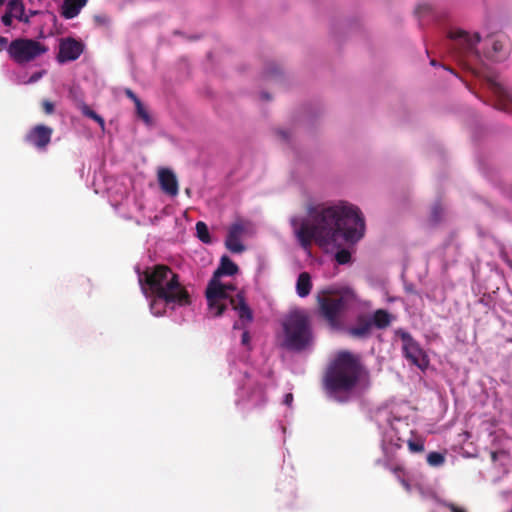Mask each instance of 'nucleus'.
Here are the masks:
<instances>
[{
	"label": "nucleus",
	"mask_w": 512,
	"mask_h": 512,
	"mask_svg": "<svg viewBox=\"0 0 512 512\" xmlns=\"http://www.w3.org/2000/svg\"><path fill=\"white\" fill-rule=\"evenodd\" d=\"M8 44V39L6 37L0 36V51L4 50Z\"/></svg>",
	"instance_id": "nucleus-37"
},
{
	"label": "nucleus",
	"mask_w": 512,
	"mask_h": 512,
	"mask_svg": "<svg viewBox=\"0 0 512 512\" xmlns=\"http://www.w3.org/2000/svg\"><path fill=\"white\" fill-rule=\"evenodd\" d=\"M42 109L45 114L51 115L55 111V106L50 100L45 99L42 101Z\"/></svg>",
	"instance_id": "nucleus-30"
},
{
	"label": "nucleus",
	"mask_w": 512,
	"mask_h": 512,
	"mask_svg": "<svg viewBox=\"0 0 512 512\" xmlns=\"http://www.w3.org/2000/svg\"><path fill=\"white\" fill-rule=\"evenodd\" d=\"M492 50L489 52V56L496 61H502L506 59L510 53V43L507 36L498 34L492 36L489 40Z\"/></svg>",
	"instance_id": "nucleus-15"
},
{
	"label": "nucleus",
	"mask_w": 512,
	"mask_h": 512,
	"mask_svg": "<svg viewBox=\"0 0 512 512\" xmlns=\"http://www.w3.org/2000/svg\"><path fill=\"white\" fill-rule=\"evenodd\" d=\"M53 129L44 124L34 126L25 136V141L38 150H46L51 142Z\"/></svg>",
	"instance_id": "nucleus-10"
},
{
	"label": "nucleus",
	"mask_w": 512,
	"mask_h": 512,
	"mask_svg": "<svg viewBox=\"0 0 512 512\" xmlns=\"http://www.w3.org/2000/svg\"><path fill=\"white\" fill-rule=\"evenodd\" d=\"M6 0H0V6L5 3Z\"/></svg>",
	"instance_id": "nucleus-49"
},
{
	"label": "nucleus",
	"mask_w": 512,
	"mask_h": 512,
	"mask_svg": "<svg viewBox=\"0 0 512 512\" xmlns=\"http://www.w3.org/2000/svg\"><path fill=\"white\" fill-rule=\"evenodd\" d=\"M44 72H35L34 74H32L29 78V80L27 81V83H34V82H37L43 75Z\"/></svg>",
	"instance_id": "nucleus-33"
},
{
	"label": "nucleus",
	"mask_w": 512,
	"mask_h": 512,
	"mask_svg": "<svg viewBox=\"0 0 512 512\" xmlns=\"http://www.w3.org/2000/svg\"><path fill=\"white\" fill-rule=\"evenodd\" d=\"M83 44L74 38L62 39L59 45L57 60L60 63L74 61L83 53Z\"/></svg>",
	"instance_id": "nucleus-11"
},
{
	"label": "nucleus",
	"mask_w": 512,
	"mask_h": 512,
	"mask_svg": "<svg viewBox=\"0 0 512 512\" xmlns=\"http://www.w3.org/2000/svg\"><path fill=\"white\" fill-rule=\"evenodd\" d=\"M371 322L372 326L374 325L378 329H385L391 323V315L384 309H378L374 312Z\"/></svg>",
	"instance_id": "nucleus-22"
},
{
	"label": "nucleus",
	"mask_w": 512,
	"mask_h": 512,
	"mask_svg": "<svg viewBox=\"0 0 512 512\" xmlns=\"http://www.w3.org/2000/svg\"><path fill=\"white\" fill-rule=\"evenodd\" d=\"M292 402H293V395L291 393L286 394L285 398H284V403L286 405L290 406Z\"/></svg>",
	"instance_id": "nucleus-39"
},
{
	"label": "nucleus",
	"mask_w": 512,
	"mask_h": 512,
	"mask_svg": "<svg viewBox=\"0 0 512 512\" xmlns=\"http://www.w3.org/2000/svg\"><path fill=\"white\" fill-rule=\"evenodd\" d=\"M241 342L243 345H248L250 342V334L248 331L242 333Z\"/></svg>",
	"instance_id": "nucleus-35"
},
{
	"label": "nucleus",
	"mask_w": 512,
	"mask_h": 512,
	"mask_svg": "<svg viewBox=\"0 0 512 512\" xmlns=\"http://www.w3.org/2000/svg\"><path fill=\"white\" fill-rule=\"evenodd\" d=\"M7 11L18 19L24 13L25 8L22 0H10L7 4Z\"/></svg>",
	"instance_id": "nucleus-23"
},
{
	"label": "nucleus",
	"mask_w": 512,
	"mask_h": 512,
	"mask_svg": "<svg viewBox=\"0 0 512 512\" xmlns=\"http://www.w3.org/2000/svg\"><path fill=\"white\" fill-rule=\"evenodd\" d=\"M397 335L402 341V351L404 357L412 364L424 370L429 364L428 357L419 343L412 337L409 332L399 330Z\"/></svg>",
	"instance_id": "nucleus-9"
},
{
	"label": "nucleus",
	"mask_w": 512,
	"mask_h": 512,
	"mask_svg": "<svg viewBox=\"0 0 512 512\" xmlns=\"http://www.w3.org/2000/svg\"><path fill=\"white\" fill-rule=\"evenodd\" d=\"M238 270V266L228 256L224 255L221 257L220 264L212 277L220 279L222 276H233Z\"/></svg>",
	"instance_id": "nucleus-20"
},
{
	"label": "nucleus",
	"mask_w": 512,
	"mask_h": 512,
	"mask_svg": "<svg viewBox=\"0 0 512 512\" xmlns=\"http://www.w3.org/2000/svg\"><path fill=\"white\" fill-rule=\"evenodd\" d=\"M226 285V292L227 291H234L236 288L233 284H225Z\"/></svg>",
	"instance_id": "nucleus-43"
},
{
	"label": "nucleus",
	"mask_w": 512,
	"mask_h": 512,
	"mask_svg": "<svg viewBox=\"0 0 512 512\" xmlns=\"http://www.w3.org/2000/svg\"><path fill=\"white\" fill-rule=\"evenodd\" d=\"M450 49L452 55L459 61L478 58L477 44L480 42V36L475 33L473 36L469 35L463 30H457L449 34Z\"/></svg>",
	"instance_id": "nucleus-7"
},
{
	"label": "nucleus",
	"mask_w": 512,
	"mask_h": 512,
	"mask_svg": "<svg viewBox=\"0 0 512 512\" xmlns=\"http://www.w3.org/2000/svg\"><path fill=\"white\" fill-rule=\"evenodd\" d=\"M280 134H281V136H282L284 139H286V138H287V134H286L285 132L280 131Z\"/></svg>",
	"instance_id": "nucleus-46"
},
{
	"label": "nucleus",
	"mask_w": 512,
	"mask_h": 512,
	"mask_svg": "<svg viewBox=\"0 0 512 512\" xmlns=\"http://www.w3.org/2000/svg\"><path fill=\"white\" fill-rule=\"evenodd\" d=\"M405 291L409 294H417V291L412 284L405 285Z\"/></svg>",
	"instance_id": "nucleus-38"
},
{
	"label": "nucleus",
	"mask_w": 512,
	"mask_h": 512,
	"mask_svg": "<svg viewBox=\"0 0 512 512\" xmlns=\"http://www.w3.org/2000/svg\"><path fill=\"white\" fill-rule=\"evenodd\" d=\"M135 108L137 116L141 118L146 124H150L151 117L141 101H137V104H135Z\"/></svg>",
	"instance_id": "nucleus-28"
},
{
	"label": "nucleus",
	"mask_w": 512,
	"mask_h": 512,
	"mask_svg": "<svg viewBox=\"0 0 512 512\" xmlns=\"http://www.w3.org/2000/svg\"><path fill=\"white\" fill-rule=\"evenodd\" d=\"M19 21L28 23L30 20L29 15H26L25 12L21 15V17L18 18Z\"/></svg>",
	"instance_id": "nucleus-41"
},
{
	"label": "nucleus",
	"mask_w": 512,
	"mask_h": 512,
	"mask_svg": "<svg viewBox=\"0 0 512 512\" xmlns=\"http://www.w3.org/2000/svg\"><path fill=\"white\" fill-rule=\"evenodd\" d=\"M408 449L411 453H422L425 449V440L420 437L410 438L407 441Z\"/></svg>",
	"instance_id": "nucleus-25"
},
{
	"label": "nucleus",
	"mask_w": 512,
	"mask_h": 512,
	"mask_svg": "<svg viewBox=\"0 0 512 512\" xmlns=\"http://www.w3.org/2000/svg\"><path fill=\"white\" fill-rule=\"evenodd\" d=\"M12 14L9 13L8 11L2 16L1 20H2V23L5 25V26H11L12 24Z\"/></svg>",
	"instance_id": "nucleus-31"
},
{
	"label": "nucleus",
	"mask_w": 512,
	"mask_h": 512,
	"mask_svg": "<svg viewBox=\"0 0 512 512\" xmlns=\"http://www.w3.org/2000/svg\"><path fill=\"white\" fill-rule=\"evenodd\" d=\"M320 314L332 328L339 326V314L347 306V300L344 295L332 289L323 290L318 296Z\"/></svg>",
	"instance_id": "nucleus-5"
},
{
	"label": "nucleus",
	"mask_w": 512,
	"mask_h": 512,
	"mask_svg": "<svg viewBox=\"0 0 512 512\" xmlns=\"http://www.w3.org/2000/svg\"><path fill=\"white\" fill-rule=\"evenodd\" d=\"M244 226L240 222L233 223L228 230L225 240L226 248L232 253H242L245 246L241 243L240 237L244 233Z\"/></svg>",
	"instance_id": "nucleus-14"
},
{
	"label": "nucleus",
	"mask_w": 512,
	"mask_h": 512,
	"mask_svg": "<svg viewBox=\"0 0 512 512\" xmlns=\"http://www.w3.org/2000/svg\"><path fill=\"white\" fill-rule=\"evenodd\" d=\"M230 305L233 310L238 314L242 322L250 323L253 321V312L246 302L245 295L242 291L238 292L236 296L230 298Z\"/></svg>",
	"instance_id": "nucleus-16"
},
{
	"label": "nucleus",
	"mask_w": 512,
	"mask_h": 512,
	"mask_svg": "<svg viewBox=\"0 0 512 512\" xmlns=\"http://www.w3.org/2000/svg\"><path fill=\"white\" fill-rule=\"evenodd\" d=\"M87 2L88 0H63L61 15L65 19H73L80 13Z\"/></svg>",
	"instance_id": "nucleus-19"
},
{
	"label": "nucleus",
	"mask_w": 512,
	"mask_h": 512,
	"mask_svg": "<svg viewBox=\"0 0 512 512\" xmlns=\"http://www.w3.org/2000/svg\"><path fill=\"white\" fill-rule=\"evenodd\" d=\"M244 390H247V400L257 406L265 402V391L263 385L258 382L245 383Z\"/></svg>",
	"instance_id": "nucleus-18"
},
{
	"label": "nucleus",
	"mask_w": 512,
	"mask_h": 512,
	"mask_svg": "<svg viewBox=\"0 0 512 512\" xmlns=\"http://www.w3.org/2000/svg\"><path fill=\"white\" fill-rule=\"evenodd\" d=\"M312 290L311 276L308 272H301L296 282V293L299 297H307Z\"/></svg>",
	"instance_id": "nucleus-21"
},
{
	"label": "nucleus",
	"mask_w": 512,
	"mask_h": 512,
	"mask_svg": "<svg viewBox=\"0 0 512 512\" xmlns=\"http://www.w3.org/2000/svg\"><path fill=\"white\" fill-rule=\"evenodd\" d=\"M139 283L143 293L152 297L150 308L155 315L162 314V311L157 308L160 301L178 306L191 304L190 294L180 283L178 274L167 265L158 264L146 268L139 275Z\"/></svg>",
	"instance_id": "nucleus-2"
},
{
	"label": "nucleus",
	"mask_w": 512,
	"mask_h": 512,
	"mask_svg": "<svg viewBox=\"0 0 512 512\" xmlns=\"http://www.w3.org/2000/svg\"><path fill=\"white\" fill-rule=\"evenodd\" d=\"M400 483L402 484V486L407 490L409 491L410 490V484L407 480H405L404 478H401L399 479Z\"/></svg>",
	"instance_id": "nucleus-40"
},
{
	"label": "nucleus",
	"mask_w": 512,
	"mask_h": 512,
	"mask_svg": "<svg viewBox=\"0 0 512 512\" xmlns=\"http://www.w3.org/2000/svg\"><path fill=\"white\" fill-rule=\"evenodd\" d=\"M48 48L39 41L17 38L7 47L9 57L17 64H25L46 53Z\"/></svg>",
	"instance_id": "nucleus-6"
},
{
	"label": "nucleus",
	"mask_w": 512,
	"mask_h": 512,
	"mask_svg": "<svg viewBox=\"0 0 512 512\" xmlns=\"http://www.w3.org/2000/svg\"><path fill=\"white\" fill-rule=\"evenodd\" d=\"M443 505L447 507L451 512H465L463 509L457 507L453 503H444Z\"/></svg>",
	"instance_id": "nucleus-34"
},
{
	"label": "nucleus",
	"mask_w": 512,
	"mask_h": 512,
	"mask_svg": "<svg viewBox=\"0 0 512 512\" xmlns=\"http://www.w3.org/2000/svg\"><path fill=\"white\" fill-rule=\"evenodd\" d=\"M491 457H492V460H493V461H496V459H497V454H496V452H492Z\"/></svg>",
	"instance_id": "nucleus-44"
},
{
	"label": "nucleus",
	"mask_w": 512,
	"mask_h": 512,
	"mask_svg": "<svg viewBox=\"0 0 512 512\" xmlns=\"http://www.w3.org/2000/svg\"><path fill=\"white\" fill-rule=\"evenodd\" d=\"M125 95H126L129 99H131V100L134 102V104H137V101H141V100L137 97V95H136V94H135L131 89H129V88L125 89Z\"/></svg>",
	"instance_id": "nucleus-32"
},
{
	"label": "nucleus",
	"mask_w": 512,
	"mask_h": 512,
	"mask_svg": "<svg viewBox=\"0 0 512 512\" xmlns=\"http://www.w3.org/2000/svg\"><path fill=\"white\" fill-rule=\"evenodd\" d=\"M36 14H37V11L30 10L28 15H29V17H31V16H34Z\"/></svg>",
	"instance_id": "nucleus-45"
},
{
	"label": "nucleus",
	"mask_w": 512,
	"mask_h": 512,
	"mask_svg": "<svg viewBox=\"0 0 512 512\" xmlns=\"http://www.w3.org/2000/svg\"><path fill=\"white\" fill-rule=\"evenodd\" d=\"M158 182L161 190L171 196L175 197L179 192L178 180L174 172L169 168H160L158 170Z\"/></svg>",
	"instance_id": "nucleus-13"
},
{
	"label": "nucleus",
	"mask_w": 512,
	"mask_h": 512,
	"mask_svg": "<svg viewBox=\"0 0 512 512\" xmlns=\"http://www.w3.org/2000/svg\"><path fill=\"white\" fill-rule=\"evenodd\" d=\"M445 462V457L443 454L439 452H430L427 455V463L432 467H438L443 465Z\"/></svg>",
	"instance_id": "nucleus-27"
},
{
	"label": "nucleus",
	"mask_w": 512,
	"mask_h": 512,
	"mask_svg": "<svg viewBox=\"0 0 512 512\" xmlns=\"http://www.w3.org/2000/svg\"><path fill=\"white\" fill-rule=\"evenodd\" d=\"M280 346L288 351L302 352L314 342L310 313L305 309L291 310L281 321Z\"/></svg>",
	"instance_id": "nucleus-4"
},
{
	"label": "nucleus",
	"mask_w": 512,
	"mask_h": 512,
	"mask_svg": "<svg viewBox=\"0 0 512 512\" xmlns=\"http://www.w3.org/2000/svg\"><path fill=\"white\" fill-rule=\"evenodd\" d=\"M366 373L361 357L348 350L339 351L330 362L323 378V386L329 397L346 402Z\"/></svg>",
	"instance_id": "nucleus-3"
},
{
	"label": "nucleus",
	"mask_w": 512,
	"mask_h": 512,
	"mask_svg": "<svg viewBox=\"0 0 512 512\" xmlns=\"http://www.w3.org/2000/svg\"><path fill=\"white\" fill-rule=\"evenodd\" d=\"M196 232H197V237L199 238V240L201 242H203L205 244H210L212 242V239L209 234L208 226L204 222L199 221L196 223Z\"/></svg>",
	"instance_id": "nucleus-24"
},
{
	"label": "nucleus",
	"mask_w": 512,
	"mask_h": 512,
	"mask_svg": "<svg viewBox=\"0 0 512 512\" xmlns=\"http://www.w3.org/2000/svg\"><path fill=\"white\" fill-rule=\"evenodd\" d=\"M292 225L304 249L309 248L312 242L324 249L339 247L342 241L355 243L365 231L360 209L345 202L317 205L309 210V217L303 219L298 227L295 219Z\"/></svg>",
	"instance_id": "nucleus-1"
},
{
	"label": "nucleus",
	"mask_w": 512,
	"mask_h": 512,
	"mask_svg": "<svg viewBox=\"0 0 512 512\" xmlns=\"http://www.w3.org/2000/svg\"><path fill=\"white\" fill-rule=\"evenodd\" d=\"M372 329V322L366 316H359L356 324L348 328V334L354 338H367L370 336Z\"/></svg>",
	"instance_id": "nucleus-17"
},
{
	"label": "nucleus",
	"mask_w": 512,
	"mask_h": 512,
	"mask_svg": "<svg viewBox=\"0 0 512 512\" xmlns=\"http://www.w3.org/2000/svg\"><path fill=\"white\" fill-rule=\"evenodd\" d=\"M390 470L397 476L398 479H401V474H403V468L400 466L392 467Z\"/></svg>",
	"instance_id": "nucleus-36"
},
{
	"label": "nucleus",
	"mask_w": 512,
	"mask_h": 512,
	"mask_svg": "<svg viewBox=\"0 0 512 512\" xmlns=\"http://www.w3.org/2000/svg\"><path fill=\"white\" fill-rule=\"evenodd\" d=\"M335 260L340 265L347 264L351 260V253L347 249H341L336 252Z\"/></svg>",
	"instance_id": "nucleus-29"
},
{
	"label": "nucleus",
	"mask_w": 512,
	"mask_h": 512,
	"mask_svg": "<svg viewBox=\"0 0 512 512\" xmlns=\"http://www.w3.org/2000/svg\"><path fill=\"white\" fill-rule=\"evenodd\" d=\"M205 294L210 313L216 317L221 316L227 307L226 300L231 298L226 292V285L220 279L212 277Z\"/></svg>",
	"instance_id": "nucleus-8"
},
{
	"label": "nucleus",
	"mask_w": 512,
	"mask_h": 512,
	"mask_svg": "<svg viewBox=\"0 0 512 512\" xmlns=\"http://www.w3.org/2000/svg\"><path fill=\"white\" fill-rule=\"evenodd\" d=\"M489 88L497 99L495 107L512 115V91L495 80L489 81Z\"/></svg>",
	"instance_id": "nucleus-12"
},
{
	"label": "nucleus",
	"mask_w": 512,
	"mask_h": 512,
	"mask_svg": "<svg viewBox=\"0 0 512 512\" xmlns=\"http://www.w3.org/2000/svg\"><path fill=\"white\" fill-rule=\"evenodd\" d=\"M428 10H429V7L427 5L419 6L417 8L418 13H421L422 11H428Z\"/></svg>",
	"instance_id": "nucleus-42"
},
{
	"label": "nucleus",
	"mask_w": 512,
	"mask_h": 512,
	"mask_svg": "<svg viewBox=\"0 0 512 512\" xmlns=\"http://www.w3.org/2000/svg\"><path fill=\"white\" fill-rule=\"evenodd\" d=\"M431 65L435 66L436 65V61L435 60H431Z\"/></svg>",
	"instance_id": "nucleus-48"
},
{
	"label": "nucleus",
	"mask_w": 512,
	"mask_h": 512,
	"mask_svg": "<svg viewBox=\"0 0 512 512\" xmlns=\"http://www.w3.org/2000/svg\"><path fill=\"white\" fill-rule=\"evenodd\" d=\"M80 109L84 116L93 119L100 125V127L102 129H104V127H105L104 119L100 115H98L94 110H92L87 104H82Z\"/></svg>",
	"instance_id": "nucleus-26"
},
{
	"label": "nucleus",
	"mask_w": 512,
	"mask_h": 512,
	"mask_svg": "<svg viewBox=\"0 0 512 512\" xmlns=\"http://www.w3.org/2000/svg\"><path fill=\"white\" fill-rule=\"evenodd\" d=\"M263 98H265V99H267V100H268V99H270L269 95H268V94H266V93H264V94H263Z\"/></svg>",
	"instance_id": "nucleus-47"
}]
</instances>
